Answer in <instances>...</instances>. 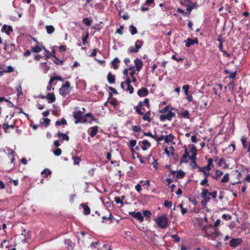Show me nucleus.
<instances>
[{
  "label": "nucleus",
  "mask_w": 250,
  "mask_h": 250,
  "mask_svg": "<svg viewBox=\"0 0 250 250\" xmlns=\"http://www.w3.org/2000/svg\"><path fill=\"white\" fill-rule=\"evenodd\" d=\"M171 238L174 239V241L176 243L179 242L180 241V238L177 234L172 235Z\"/></svg>",
  "instance_id": "60"
},
{
  "label": "nucleus",
  "mask_w": 250,
  "mask_h": 250,
  "mask_svg": "<svg viewBox=\"0 0 250 250\" xmlns=\"http://www.w3.org/2000/svg\"><path fill=\"white\" fill-rule=\"evenodd\" d=\"M131 72L129 73V75L130 76V77H131L132 80V82H133V83H135L137 81V79L136 78V77L134 76V74L135 73V71H136V70H135V67H134V69H132V70H130Z\"/></svg>",
  "instance_id": "37"
},
{
  "label": "nucleus",
  "mask_w": 250,
  "mask_h": 250,
  "mask_svg": "<svg viewBox=\"0 0 250 250\" xmlns=\"http://www.w3.org/2000/svg\"><path fill=\"white\" fill-rule=\"evenodd\" d=\"M64 244L67 246V248L70 250H73L75 244L70 239H65Z\"/></svg>",
  "instance_id": "18"
},
{
  "label": "nucleus",
  "mask_w": 250,
  "mask_h": 250,
  "mask_svg": "<svg viewBox=\"0 0 250 250\" xmlns=\"http://www.w3.org/2000/svg\"><path fill=\"white\" fill-rule=\"evenodd\" d=\"M8 243V241L5 239L2 241V242L1 243V247L3 248L4 247L5 248H8V245L7 244Z\"/></svg>",
  "instance_id": "61"
},
{
  "label": "nucleus",
  "mask_w": 250,
  "mask_h": 250,
  "mask_svg": "<svg viewBox=\"0 0 250 250\" xmlns=\"http://www.w3.org/2000/svg\"><path fill=\"white\" fill-rule=\"evenodd\" d=\"M107 79L109 83L110 84H113L115 83V76L112 74L111 72L108 73L107 76Z\"/></svg>",
  "instance_id": "20"
},
{
  "label": "nucleus",
  "mask_w": 250,
  "mask_h": 250,
  "mask_svg": "<svg viewBox=\"0 0 250 250\" xmlns=\"http://www.w3.org/2000/svg\"><path fill=\"white\" fill-rule=\"evenodd\" d=\"M132 69H134V66H132L131 67H129L128 68H125L124 71H123V74H124V75H125L126 78L127 77H129L128 76V72L129 70H132Z\"/></svg>",
  "instance_id": "50"
},
{
  "label": "nucleus",
  "mask_w": 250,
  "mask_h": 250,
  "mask_svg": "<svg viewBox=\"0 0 250 250\" xmlns=\"http://www.w3.org/2000/svg\"><path fill=\"white\" fill-rule=\"evenodd\" d=\"M172 203L171 201L166 200L164 202V206L168 208H170L172 207Z\"/></svg>",
  "instance_id": "55"
},
{
  "label": "nucleus",
  "mask_w": 250,
  "mask_h": 250,
  "mask_svg": "<svg viewBox=\"0 0 250 250\" xmlns=\"http://www.w3.org/2000/svg\"><path fill=\"white\" fill-rule=\"evenodd\" d=\"M70 83L68 81L65 82V83L62 84V87L66 88L67 89L70 87Z\"/></svg>",
  "instance_id": "64"
},
{
  "label": "nucleus",
  "mask_w": 250,
  "mask_h": 250,
  "mask_svg": "<svg viewBox=\"0 0 250 250\" xmlns=\"http://www.w3.org/2000/svg\"><path fill=\"white\" fill-rule=\"evenodd\" d=\"M88 36H89L88 33H87L86 35L85 36H84L83 37L82 42H83V45H85L87 43V39L88 38Z\"/></svg>",
  "instance_id": "63"
},
{
  "label": "nucleus",
  "mask_w": 250,
  "mask_h": 250,
  "mask_svg": "<svg viewBox=\"0 0 250 250\" xmlns=\"http://www.w3.org/2000/svg\"><path fill=\"white\" fill-rule=\"evenodd\" d=\"M136 143L137 141L135 140H132L130 141L129 147L130 148L132 152H133L134 151L133 147L136 146Z\"/></svg>",
  "instance_id": "36"
},
{
  "label": "nucleus",
  "mask_w": 250,
  "mask_h": 250,
  "mask_svg": "<svg viewBox=\"0 0 250 250\" xmlns=\"http://www.w3.org/2000/svg\"><path fill=\"white\" fill-rule=\"evenodd\" d=\"M175 114L171 111H168V113L167 115L162 114L160 116V120L161 121H164L166 120L168 121L171 120L172 118L175 117Z\"/></svg>",
  "instance_id": "4"
},
{
  "label": "nucleus",
  "mask_w": 250,
  "mask_h": 250,
  "mask_svg": "<svg viewBox=\"0 0 250 250\" xmlns=\"http://www.w3.org/2000/svg\"><path fill=\"white\" fill-rule=\"evenodd\" d=\"M224 73L226 74H229V79H234L236 75V70L234 72H230L229 70L225 69L224 70Z\"/></svg>",
  "instance_id": "26"
},
{
  "label": "nucleus",
  "mask_w": 250,
  "mask_h": 250,
  "mask_svg": "<svg viewBox=\"0 0 250 250\" xmlns=\"http://www.w3.org/2000/svg\"><path fill=\"white\" fill-rule=\"evenodd\" d=\"M21 235L23 236L24 240L27 239L29 236L28 232L25 229L21 228Z\"/></svg>",
  "instance_id": "34"
},
{
  "label": "nucleus",
  "mask_w": 250,
  "mask_h": 250,
  "mask_svg": "<svg viewBox=\"0 0 250 250\" xmlns=\"http://www.w3.org/2000/svg\"><path fill=\"white\" fill-rule=\"evenodd\" d=\"M228 86L230 91H233L234 88V82L233 81L230 82L228 84Z\"/></svg>",
  "instance_id": "49"
},
{
  "label": "nucleus",
  "mask_w": 250,
  "mask_h": 250,
  "mask_svg": "<svg viewBox=\"0 0 250 250\" xmlns=\"http://www.w3.org/2000/svg\"><path fill=\"white\" fill-rule=\"evenodd\" d=\"M184 148L185 149V153L183 155V156L181 158V159L180 160L181 163H187L188 162L187 158L189 157L188 152L187 146H185Z\"/></svg>",
  "instance_id": "17"
},
{
  "label": "nucleus",
  "mask_w": 250,
  "mask_h": 250,
  "mask_svg": "<svg viewBox=\"0 0 250 250\" xmlns=\"http://www.w3.org/2000/svg\"><path fill=\"white\" fill-rule=\"evenodd\" d=\"M115 202L117 204H121L122 205H123V200H121V199L120 197H115Z\"/></svg>",
  "instance_id": "62"
},
{
  "label": "nucleus",
  "mask_w": 250,
  "mask_h": 250,
  "mask_svg": "<svg viewBox=\"0 0 250 250\" xmlns=\"http://www.w3.org/2000/svg\"><path fill=\"white\" fill-rule=\"evenodd\" d=\"M129 215L137 219L140 222L142 223L144 221V217L142 216L140 212L131 211L129 212Z\"/></svg>",
  "instance_id": "7"
},
{
  "label": "nucleus",
  "mask_w": 250,
  "mask_h": 250,
  "mask_svg": "<svg viewBox=\"0 0 250 250\" xmlns=\"http://www.w3.org/2000/svg\"><path fill=\"white\" fill-rule=\"evenodd\" d=\"M83 114V112L82 111H77L73 112V116L75 119V124H78L81 122V119L82 118Z\"/></svg>",
  "instance_id": "8"
},
{
  "label": "nucleus",
  "mask_w": 250,
  "mask_h": 250,
  "mask_svg": "<svg viewBox=\"0 0 250 250\" xmlns=\"http://www.w3.org/2000/svg\"><path fill=\"white\" fill-rule=\"evenodd\" d=\"M241 141L244 148H247V145L246 144L247 139L245 137H242L241 139Z\"/></svg>",
  "instance_id": "54"
},
{
  "label": "nucleus",
  "mask_w": 250,
  "mask_h": 250,
  "mask_svg": "<svg viewBox=\"0 0 250 250\" xmlns=\"http://www.w3.org/2000/svg\"><path fill=\"white\" fill-rule=\"evenodd\" d=\"M181 115L185 118L189 119L190 117L189 112L188 110H185L181 113Z\"/></svg>",
  "instance_id": "47"
},
{
  "label": "nucleus",
  "mask_w": 250,
  "mask_h": 250,
  "mask_svg": "<svg viewBox=\"0 0 250 250\" xmlns=\"http://www.w3.org/2000/svg\"><path fill=\"white\" fill-rule=\"evenodd\" d=\"M189 88V85H188V84L184 85L182 87V89L184 90L185 94L187 96H188Z\"/></svg>",
  "instance_id": "45"
},
{
  "label": "nucleus",
  "mask_w": 250,
  "mask_h": 250,
  "mask_svg": "<svg viewBox=\"0 0 250 250\" xmlns=\"http://www.w3.org/2000/svg\"><path fill=\"white\" fill-rule=\"evenodd\" d=\"M43 47H44L42 46H39L38 45H36L32 48L31 51L33 52H35V53L40 52L42 50V49H43Z\"/></svg>",
  "instance_id": "33"
},
{
  "label": "nucleus",
  "mask_w": 250,
  "mask_h": 250,
  "mask_svg": "<svg viewBox=\"0 0 250 250\" xmlns=\"http://www.w3.org/2000/svg\"><path fill=\"white\" fill-rule=\"evenodd\" d=\"M120 62V61L118 58H115L111 62V66L115 70L118 69V64Z\"/></svg>",
  "instance_id": "19"
},
{
  "label": "nucleus",
  "mask_w": 250,
  "mask_h": 250,
  "mask_svg": "<svg viewBox=\"0 0 250 250\" xmlns=\"http://www.w3.org/2000/svg\"><path fill=\"white\" fill-rule=\"evenodd\" d=\"M208 191L207 188H204L202 191L201 196L204 199V200H203L201 202L202 205H204V202H205V204H207L208 202L210 199L208 196Z\"/></svg>",
  "instance_id": "5"
},
{
  "label": "nucleus",
  "mask_w": 250,
  "mask_h": 250,
  "mask_svg": "<svg viewBox=\"0 0 250 250\" xmlns=\"http://www.w3.org/2000/svg\"><path fill=\"white\" fill-rule=\"evenodd\" d=\"M130 31L132 35H134L137 33V28L133 25H131L129 26Z\"/></svg>",
  "instance_id": "44"
},
{
  "label": "nucleus",
  "mask_w": 250,
  "mask_h": 250,
  "mask_svg": "<svg viewBox=\"0 0 250 250\" xmlns=\"http://www.w3.org/2000/svg\"><path fill=\"white\" fill-rule=\"evenodd\" d=\"M176 173V177L177 179H182L185 175V173L182 170H179L177 171Z\"/></svg>",
  "instance_id": "30"
},
{
  "label": "nucleus",
  "mask_w": 250,
  "mask_h": 250,
  "mask_svg": "<svg viewBox=\"0 0 250 250\" xmlns=\"http://www.w3.org/2000/svg\"><path fill=\"white\" fill-rule=\"evenodd\" d=\"M144 41L142 40H137L135 43V47L130 46L127 52L129 53H135L139 52L140 49L142 47Z\"/></svg>",
  "instance_id": "2"
},
{
  "label": "nucleus",
  "mask_w": 250,
  "mask_h": 250,
  "mask_svg": "<svg viewBox=\"0 0 250 250\" xmlns=\"http://www.w3.org/2000/svg\"><path fill=\"white\" fill-rule=\"evenodd\" d=\"M2 32H5L7 35H9L13 32V28L11 25L7 26L6 24H4L1 30Z\"/></svg>",
  "instance_id": "13"
},
{
  "label": "nucleus",
  "mask_w": 250,
  "mask_h": 250,
  "mask_svg": "<svg viewBox=\"0 0 250 250\" xmlns=\"http://www.w3.org/2000/svg\"><path fill=\"white\" fill-rule=\"evenodd\" d=\"M139 145L144 151L147 150L151 146V144L147 140H144L142 142H140Z\"/></svg>",
  "instance_id": "10"
},
{
  "label": "nucleus",
  "mask_w": 250,
  "mask_h": 250,
  "mask_svg": "<svg viewBox=\"0 0 250 250\" xmlns=\"http://www.w3.org/2000/svg\"><path fill=\"white\" fill-rule=\"evenodd\" d=\"M243 243L242 238H232L229 241V246L232 248H235L240 245Z\"/></svg>",
  "instance_id": "6"
},
{
  "label": "nucleus",
  "mask_w": 250,
  "mask_h": 250,
  "mask_svg": "<svg viewBox=\"0 0 250 250\" xmlns=\"http://www.w3.org/2000/svg\"><path fill=\"white\" fill-rule=\"evenodd\" d=\"M16 90L18 92L17 96L18 97L22 95L23 92L22 91V88L21 83L16 87Z\"/></svg>",
  "instance_id": "42"
},
{
  "label": "nucleus",
  "mask_w": 250,
  "mask_h": 250,
  "mask_svg": "<svg viewBox=\"0 0 250 250\" xmlns=\"http://www.w3.org/2000/svg\"><path fill=\"white\" fill-rule=\"evenodd\" d=\"M55 80H58V81H61V82H63L64 81V79L62 78L61 77L59 76H54L50 78V83H53V82Z\"/></svg>",
  "instance_id": "32"
},
{
  "label": "nucleus",
  "mask_w": 250,
  "mask_h": 250,
  "mask_svg": "<svg viewBox=\"0 0 250 250\" xmlns=\"http://www.w3.org/2000/svg\"><path fill=\"white\" fill-rule=\"evenodd\" d=\"M184 42L186 43V46L187 47H189L192 45L198 44L199 41L197 38L194 39L188 38L186 40H185Z\"/></svg>",
  "instance_id": "9"
},
{
  "label": "nucleus",
  "mask_w": 250,
  "mask_h": 250,
  "mask_svg": "<svg viewBox=\"0 0 250 250\" xmlns=\"http://www.w3.org/2000/svg\"><path fill=\"white\" fill-rule=\"evenodd\" d=\"M50 122V120L48 118H42L41 120V124H44L46 126H48Z\"/></svg>",
  "instance_id": "38"
},
{
  "label": "nucleus",
  "mask_w": 250,
  "mask_h": 250,
  "mask_svg": "<svg viewBox=\"0 0 250 250\" xmlns=\"http://www.w3.org/2000/svg\"><path fill=\"white\" fill-rule=\"evenodd\" d=\"M197 7V3L196 2H195L193 4H192V5H189L187 8V10L188 11V15L187 16H189L190 14V12L191 11V10L195 8H196Z\"/></svg>",
  "instance_id": "27"
},
{
  "label": "nucleus",
  "mask_w": 250,
  "mask_h": 250,
  "mask_svg": "<svg viewBox=\"0 0 250 250\" xmlns=\"http://www.w3.org/2000/svg\"><path fill=\"white\" fill-rule=\"evenodd\" d=\"M57 136L59 139L62 140H66L68 141L69 140V137L68 135L60 131L58 132Z\"/></svg>",
  "instance_id": "23"
},
{
  "label": "nucleus",
  "mask_w": 250,
  "mask_h": 250,
  "mask_svg": "<svg viewBox=\"0 0 250 250\" xmlns=\"http://www.w3.org/2000/svg\"><path fill=\"white\" fill-rule=\"evenodd\" d=\"M80 206L82 207L83 208V213L85 215H89L90 213V208L87 206V204L82 203L80 205Z\"/></svg>",
  "instance_id": "16"
},
{
  "label": "nucleus",
  "mask_w": 250,
  "mask_h": 250,
  "mask_svg": "<svg viewBox=\"0 0 250 250\" xmlns=\"http://www.w3.org/2000/svg\"><path fill=\"white\" fill-rule=\"evenodd\" d=\"M99 127L98 126H94L90 127L89 129L90 130V132L89 135L91 137H94L98 132Z\"/></svg>",
  "instance_id": "22"
},
{
  "label": "nucleus",
  "mask_w": 250,
  "mask_h": 250,
  "mask_svg": "<svg viewBox=\"0 0 250 250\" xmlns=\"http://www.w3.org/2000/svg\"><path fill=\"white\" fill-rule=\"evenodd\" d=\"M143 116V120L144 121H147L148 122H150L151 121V119L150 118V111L148 110L147 111L146 113L142 115Z\"/></svg>",
  "instance_id": "24"
},
{
  "label": "nucleus",
  "mask_w": 250,
  "mask_h": 250,
  "mask_svg": "<svg viewBox=\"0 0 250 250\" xmlns=\"http://www.w3.org/2000/svg\"><path fill=\"white\" fill-rule=\"evenodd\" d=\"M60 94L62 96L66 95L68 92L69 90L65 88L61 87L59 89Z\"/></svg>",
  "instance_id": "35"
},
{
  "label": "nucleus",
  "mask_w": 250,
  "mask_h": 250,
  "mask_svg": "<svg viewBox=\"0 0 250 250\" xmlns=\"http://www.w3.org/2000/svg\"><path fill=\"white\" fill-rule=\"evenodd\" d=\"M54 154L55 156H59L62 154V150L61 148H57L53 151Z\"/></svg>",
  "instance_id": "56"
},
{
  "label": "nucleus",
  "mask_w": 250,
  "mask_h": 250,
  "mask_svg": "<svg viewBox=\"0 0 250 250\" xmlns=\"http://www.w3.org/2000/svg\"><path fill=\"white\" fill-rule=\"evenodd\" d=\"M174 136L172 134H170L168 135L165 136V141L166 143H169L172 141V140L174 139Z\"/></svg>",
  "instance_id": "31"
},
{
  "label": "nucleus",
  "mask_w": 250,
  "mask_h": 250,
  "mask_svg": "<svg viewBox=\"0 0 250 250\" xmlns=\"http://www.w3.org/2000/svg\"><path fill=\"white\" fill-rule=\"evenodd\" d=\"M134 62L136 67V70L139 72L142 68L143 63L141 59L136 58L134 61Z\"/></svg>",
  "instance_id": "12"
},
{
  "label": "nucleus",
  "mask_w": 250,
  "mask_h": 250,
  "mask_svg": "<svg viewBox=\"0 0 250 250\" xmlns=\"http://www.w3.org/2000/svg\"><path fill=\"white\" fill-rule=\"evenodd\" d=\"M51 174V170L48 169H45L42 172V176L44 177H47L48 175H50Z\"/></svg>",
  "instance_id": "39"
},
{
  "label": "nucleus",
  "mask_w": 250,
  "mask_h": 250,
  "mask_svg": "<svg viewBox=\"0 0 250 250\" xmlns=\"http://www.w3.org/2000/svg\"><path fill=\"white\" fill-rule=\"evenodd\" d=\"M119 15L124 20H127L129 19V16L126 13H124L122 11L119 12Z\"/></svg>",
  "instance_id": "43"
},
{
  "label": "nucleus",
  "mask_w": 250,
  "mask_h": 250,
  "mask_svg": "<svg viewBox=\"0 0 250 250\" xmlns=\"http://www.w3.org/2000/svg\"><path fill=\"white\" fill-rule=\"evenodd\" d=\"M46 98L48 100L49 103H52L54 102L56 100L55 96L53 93H48L47 94Z\"/></svg>",
  "instance_id": "21"
},
{
  "label": "nucleus",
  "mask_w": 250,
  "mask_h": 250,
  "mask_svg": "<svg viewBox=\"0 0 250 250\" xmlns=\"http://www.w3.org/2000/svg\"><path fill=\"white\" fill-rule=\"evenodd\" d=\"M15 127L16 126L14 124L9 125L8 122H4L2 124V128L4 130V131L5 133L9 132V131L8 130L9 128L14 129Z\"/></svg>",
  "instance_id": "15"
},
{
  "label": "nucleus",
  "mask_w": 250,
  "mask_h": 250,
  "mask_svg": "<svg viewBox=\"0 0 250 250\" xmlns=\"http://www.w3.org/2000/svg\"><path fill=\"white\" fill-rule=\"evenodd\" d=\"M189 151L192 154V155H193V154L197 153L196 148L194 145H192L191 148H190Z\"/></svg>",
  "instance_id": "59"
},
{
  "label": "nucleus",
  "mask_w": 250,
  "mask_h": 250,
  "mask_svg": "<svg viewBox=\"0 0 250 250\" xmlns=\"http://www.w3.org/2000/svg\"><path fill=\"white\" fill-rule=\"evenodd\" d=\"M143 215L145 217L150 218V216L151 215V213L149 210H145L143 212Z\"/></svg>",
  "instance_id": "57"
},
{
  "label": "nucleus",
  "mask_w": 250,
  "mask_h": 250,
  "mask_svg": "<svg viewBox=\"0 0 250 250\" xmlns=\"http://www.w3.org/2000/svg\"><path fill=\"white\" fill-rule=\"evenodd\" d=\"M73 159L74 165H79L81 160L80 157L77 156L73 157Z\"/></svg>",
  "instance_id": "53"
},
{
  "label": "nucleus",
  "mask_w": 250,
  "mask_h": 250,
  "mask_svg": "<svg viewBox=\"0 0 250 250\" xmlns=\"http://www.w3.org/2000/svg\"><path fill=\"white\" fill-rule=\"evenodd\" d=\"M66 121L64 118H62L61 121H57L55 123L56 125H66Z\"/></svg>",
  "instance_id": "48"
},
{
  "label": "nucleus",
  "mask_w": 250,
  "mask_h": 250,
  "mask_svg": "<svg viewBox=\"0 0 250 250\" xmlns=\"http://www.w3.org/2000/svg\"><path fill=\"white\" fill-rule=\"evenodd\" d=\"M156 222L159 227L164 229L167 227L168 218L166 215L163 214L157 218Z\"/></svg>",
  "instance_id": "1"
},
{
  "label": "nucleus",
  "mask_w": 250,
  "mask_h": 250,
  "mask_svg": "<svg viewBox=\"0 0 250 250\" xmlns=\"http://www.w3.org/2000/svg\"><path fill=\"white\" fill-rule=\"evenodd\" d=\"M131 81L129 77L126 78L125 83L127 87L126 91H128L130 94H132L134 92V88L131 85Z\"/></svg>",
  "instance_id": "11"
},
{
  "label": "nucleus",
  "mask_w": 250,
  "mask_h": 250,
  "mask_svg": "<svg viewBox=\"0 0 250 250\" xmlns=\"http://www.w3.org/2000/svg\"><path fill=\"white\" fill-rule=\"evenodd\" d=\"M42 67L43 68L44 73H46L50 69V67L47 64L46 62L42 63Z\"/></svg>",
  "instance_id": "51"
},
{
  "label": "nucleus",
  "mask_w": 250,
  "mask_h": 250,
  "mask_svg": "<svg viewBox=\"0 0 250 250\" xmlns=\"http://www.w3.org/2000/svg\"><path fill=\"white\" fill-rule=\"evenodd\" d=\"M83 22L86 26H89L92 22V20H89L88 18H85L83 20Z\"/></svg>",
  "instance_id": "40"
},
{
  "label": "nucleus",
  "mask_w": 250,
  "mask_h": 250,
  "mask_svg": "<svg viewBox=\"0 0 250 250\" xmlns=\"http://www.w3.org/2000/svg\"><path fill=\"white\" fill-rule=\"evenodd\" d=\"M45 28L49 34L53 33L55 31V28L53 25H46Z\"/></svg>",
  "instance_id": "29"
},
{
  "label": "nucleus",
  "mask_w": 250,
  "mask_h": 250,
  "mask_svg": "<svg viewBox=\"0 0 250 250\" xmlns=\"http://www.w3.org/2000/svg\"><path fill=\"white\" fill-rule=\"evenodd\" d=\"M213 159L210 158L208 159V164L206 167V169H207V171H209L212 168L214 167L213 165Z\"/></svg>",
  "instance_id": "25"
},
{
  "label": "nucleus",
  "mask_w": 250,
  "mask_h": 250,
  "mask_svg": "<svg viewBox=\"0 0 250 250\" xmlns=\"http://www.w3.org/2000/svg\"><path fill=\"white\" fill-rule=\"evenodd\" d=\"M229 181V174L228 173H226L222 178L221 182L222 183H227Z\"/></svg>",
  "instance_id": "46"
},
{
  "label": "nucleus",
  "mask_w": 250,
  "mask_h": 250,
  "mask_svg": "<svg viewBox=\"0 0 250 250\" xmlns=\"http://www.w3.org/2000/svg\"><path fill=\"white\" fill-rule=\"evenodd\" d=\"M137 94L141 97L146 96L148 94V90L145 87H142L138 90Z\"/></svg>",
  "instance_id": "14"
},
{
  "label": "nucleus",
  "mask_w": 250,
  "mask_h": 250,
  "mask_svg": "<svg viewBox=\"0 0 250 250\" xmlns=\"http://www.w3.org/2000/svg\"><path fill=\"white\" fill-rule=\"evenodd\" d=\"M132 129L134 132H139L142 130V128L139 125H133L132 126Z\"/></svg>",
  "instance_id": "52"
},
{
  "label": "nucleus",
  "mask_w": 250,
  "mask_h": 250,
  "mask_svg": "<svg viewBox=\"0 0 250 250\" xmlns=\"http://www.w3.org/2000/svg\"><path fill=\"white\" fill-rule=\"evenodd\" d=\"M53 62L57 65H62L63 64V60H60L57 57L53 59Z\"/></svg>",
  "instance_id": "41"
},
{
  "label": "nucleus",
  "mask_w": 250,
  "mask_h": 250,
  "mask_svg": "<svg viewBox=\"0 0 250 250\" xmlns=\"http://www.w3.org/2000/svg\"><path fill=\"white\" fill-rule=\"evenodd\" d=\"M215 173V175H212L211 177L216 180H218V179L223 174V172L219 170H216Z\"/></svg>",
  "instance_id": "28"
},
{
  "label": "nucleus",
  "mask_w": 250,
  "mask_h": 250,
  "mask_svg": "<svg viewBox=\"0 0 250 250\" xmlns=\"http://www.w3.org/2000/svg\"><path fill=\"white\" fill-rule=\"evenodd\" d=\"M146 105L147 107L149 108L150 104H149V101L148 98H146L144 102H140L138 104L134 107V109H135L136 112L139 115H143V112L142 111V109L143 106Z\"/></svg>",
  "instance_id": "3"
},
{
  "label": "nucleus",
  "mask_w": 250,
  "mask_h": 250,
  "mask_svg": "<svg viewBox=\"0 0 250 250\" xmlns=\"http://www.w3.org/2000/svg\"><path fill=\"white\" fill-rule=\"evenodd\" d=\"M200 185H201V186L207 185L208 186L209 185L208 184V178H207V177H205L204 179L201 181Z\"/></svg>",
  "instance_id": "58"
}]
</instances>
